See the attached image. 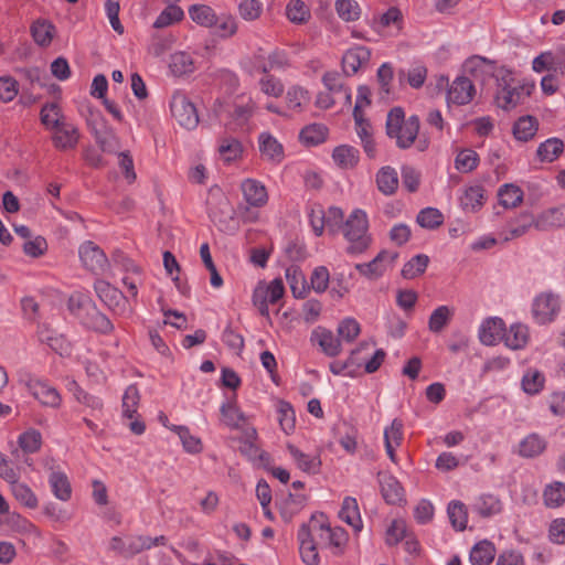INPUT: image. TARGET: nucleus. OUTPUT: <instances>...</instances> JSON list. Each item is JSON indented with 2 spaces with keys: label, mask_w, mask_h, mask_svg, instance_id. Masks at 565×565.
<instances>
[{
  "label": "nucleus",
  "mask_w": 565,
  "mask_h": 565,
  "mask_svg": "<svg viewBox=\"0 0 565 565\" xmlns=\"http://www.w3.org/2000/svg\"><path fill=\"white\" fill-rule=\"evenodd\" d=\"M467 74L476 79L486 81L494 76L497 79L495 103L504 110H511L522 104L531 94L532 86L516 81L513 72L504 66L497 68L494 62L472 56L463 64Z\"/></svg>",
  "instance_id": "f257e3e1"
},
{
  "label": "nucleus",
  "mask_w": 565,
  "mask_h": 565,
  "mask_svg": "<svg viewBox=\"0 0 565 565\" xmlns=\"http://www.w3.org/2000/svg\"><path fill=\"white\" fill-rule=\"evenodd\" d=\"M72 316L85 329L100 334H110L114 324L96 306L88 292L74 291L67 301Z\"/></svg>",
  "instance_id": "f03ea898"
},
{
  "label": "nucleus",
  "mask_w": 565,
  "mask_h": 565,
  "mask_svg": "<svg viewBox=\"0 0 565 565\" xmlns=\"http://www.w3.org/2000/svg\"><path fill=\"white\" fill-rule=\"evenodd\" d=\"M420 121L417 115H412L407 119L401 107L392 108L386 118V134L391 139H395L399 149L411 148L419 132Z\"/></svg>",
  "instance_id": "7ed1b4c3"
},
{
  "label": "nucleus",
  "mask_w": 565,
  "mask_h": 565,
  "mask_svg": "<svg viewBox=\"0 0 565 565\" xmlns=\"http://www.w3.org/2000/svg\"><path fill=\"white\" fill-rule=\"evenodd\" d=\"M342 233L349 242L347 249L349 254L358 255L366 250L371 244L366 212L362 209H354L345 220Z\"/></svg>",
  "instance_id": "20e7f679"
},
{
  "label": "nucleus",
  "mask_w": 565,
  "mask_h": 565,
  "mask_svg": "<svg viewBox=\"0 0 565 565\" xmlns=\"http://www.w3.org/2000/svg\"><path fill=\"white\" fill-rule=\"evenodd\" d=\"M436 87L439 89H446V103L447 106H466L470 104L476 94L477 89L472 81L466 75L457 76L452 82L446 75H439L436 81Z\"/></svg>",
  "instance_id": "39448f33"
},
{
  "label": "nucleus",
  "mask_w": 565,
  "mask_h": 565,
  "mask_svg": "<svg viewBox=\"0 0 565 565\" xmlns=\"http://www.w3.org/2000/svg\"><path fill=\"white\" fill-rule=\"evenodd\" d=\"M170 111L178 124L188 129L193 130L199 125V115L196 107L182 90H175L170 100Z\"/></svg>",
  "instance_id": "423d86ee"
},
{
  "label": "nucleus",
  "mask_w": 565,
  "mask_h": 565,
  "mask_svg": "<svg viewBox=\"0 0 565 565\" xmlns=\"http://www.w3.org/2000/svg\"><path fill=\"white\" fill-rule=\"evenodd\" d=\"M285 287L281 278L266 282L259 281L253 292V303L263 317H269V303H276L282 298Z\"/></svg>",
  "instance_id": "0eeeda50"
},
{
  "label": "nucleus",
  "mask_w": 565,
  "mask_h": 565,
  "mask_svg": "<svg viewBox=\"0 0 565 565\" xmlns=\"http://www.w3.org/2000/svg\"><path fill=\"white\" fill-rule=\"evenodd\" d=\"M559 310L561 299L559 296L554 292H542L533 300L532 313L539 324L552 322L557 317Z\"/></svg>",
  "instance_id": "6e6552de"
},
{
  "label": "nucleus",
  "mask_w": 565,
  "mask_h": 565,
  "mask_svg": "<svg viewBox=\"0 0 565 565\" xmlns=\"http://www.w3.org/2000/svg\"><path fill=\"white\" fill-rule=\"evenodd\" d=\"M24 385L29 393L43 406L58 408L62 404V397L58 391L46 380L40 377H29Z\"/></svg>",
  "instance_id": "1a4fd4ad"
},
{
  "label": "nucleus",
  "mask_w": 565,
  "mask_h": 565,
  "mask_svg": "<svg viewBox=\"0 0 565 565\" xmlns=\"http://www.w3.org/2000/svg\"><path fill=\"white\" fill-rule=\"evenodd\" d=\"M221 414L224 423L232 428H244L245 444L249 447H254V440L257 438V431L254 427L247 426L245 414L232 402L223 403Z\"/></svg>",
  "instance_id": "9d476101"
},
{
  "label": "nucleus",
  "mask_w": 565,
  "mask_h": 565,
  "mask_svg": "<svg viewBox=\"0 0 565 565\" xmlns=\"http://www.w3.org/2000/svg\"><path fill=\"white\" fill-rule=\"evenodd\" d=\"M78 255L83 267L93 274H104L109 266L105 253L90 241H86L79 246Z\"/></svg>",
  "instance_id": "9b49d317"
},
{
  "label": "nucleus",
  "mask_w": 565,
  "mask_h": 565,
  "mask_svg": "<svg viewBox=\"0 0 565 565\" xmlns=\"http://www.w3.org/2000/svg\"><path fill=\"white\" fill-rule=\"evenodd\" d=\"M239 189L246 203V212L249 209H262L267 204L268 192L265 184L259 180L247 178L242 181Z\"/></svg>",
  "instance_id": "f8f14e48"
},
{
  "label": "nucleus",
  "mask_w": 565,
  "mask_h": 565,
  "mask_svg": "<svg viewBox=\"0 0 565 565\" xmlns=\"http://www.w3.org/2000/svg\"><path fill=\"white\" fill-rule=\"evenodd\" d=\"M244 146L242 141L233 136L224 135L216 140V156L224 164H231L242 159Z\"/></svg>",
  "instance_id": "ddd939ff"
},
{
  "label": "nucleus",
  "mask_w": 565,
  "mask_h": 565,
  "mask_svg": "<svg viewBox=\"0 0 565 565\" xmlns=\"http://www.w3.org/2000/svg\"><path fill=\"white\" fill-rule=\"evenodd\" d=\"M533 226L537 231H550L565 226V203L548 207L533 217Z\"/></svg>",
  "instance_id": "4468645a"
},
{
  "label": "nucleus",
  "mask_w": 565,
  "mask_h": 565,
  "mask_svg": "<svg viewBox=\"0 0 565 565\" xmlns=\"http://www.w3.org/2000/svg\"><path fill=\"white\" fill-rule=\"evenodd\" d=\"M299 552L301 559L307 565L319 563L318 543L308 524H302L298 530Z\"/></svg>",
  "instance_id": "2eb2a0df"
},
{
  "label": "nucleus",
  "mask_w": 565,
  "mask_h": 565,
  "mask_svg": "<svg viewBox=\"0 0 565 565\" xmlns=\"http://www.w3.org/2000/svg\"><path fill=\"white\" fill-rule=\"evenodd\" d=\"M383 499L388 504H401L405 501V491L396 477L388 472H380L377 476Z\"/></svg>",
  "instance_id": "dca6fc26"
},
{
  "label": "nucleus",
  "mask_w": 565,
  "mask_h": 565,
  "mask_svg": "<svg viewBox=\"0 0 565 565\" xmlns=\"http://www.w3.org/2000/svg\"><path fill=\"white\" fill-rule=\"evenodd\" d=\"M505 323L499 317H489L479 326L478 338L483 345H495L503 339Z\"/></svg>",
  "instance_id": "f3484780"
},
{
  "label": "nucleus",
  "mask_w": 565,
  "mask_h": 565,
  "mask_svg": "<svg viewBox=\"0 0 565 565\" xmlns=\"http://www.w3.org/2000/svg\"><path fill=\"white\" fill-rule=\"evenodd\" d=\"M371 58V51L363 45L349 49L342 56V67L348 75L355 74Z\"/></svg>",
  "instance_id": "a211bd4d"
},
{
  "label": "nucleus",
  "mask_w": 565,
  "mask_h": 565,
  "mask_svg": "<svg viewBox=\"0 0 565 565\" xmlns=\"http://www.w3.org/2000/svg\"><path fill=\"white\" fill-rule=\"evenodd\" d=\"M287 450L292 458L296 466L308 475H317L321 468V459L320 456L316 452H303L298 447L289 444L287 445Z\"/></svg>",
  "instance_id": "6ab92c4d"
},
{
  "label": "nucleus",
  "mask_w": 565,
  "mask_h": 565,
  "mask_svg": "<svg viewBox=\"0 0 565 565\" xmlns=\"http://www.w3.org/2000/svg\"><path fill=\"white\" fill-rule=\"evenodd\" d=\"M396 257V254L383 250L371 262L356 264L355 269L365 277L376 278L386 270L387 266L394 263Z\"/></svg>",
  "instance_id": "aec40b11"
},
{
  "label": "nucleus",
  "mask_w": 565,
  "mask_h": 565,
  "mask_svg": "<svg viewBox=\"0 0 565 565\" xmlns=\"http://www.w3.org/2000/svg\"><path fill=\"white\" fill-rule=\"evenodd\" d=\"M311 341L318 344L328 356L333 358L341 352V340L331 330L323 327H318L312 331Z\"/></svg>",
  "instance_id": "412c9836"
},
{
  "label": "nucleus",
  "mask_w": 565,
  "mask_h": 565,
  "mask_svg": "<svg viewBox=\"0 0 565 565\" xmlns=\"http://www.w3.org/2000/svg\"><path fill=\"white\" fill-rule=\"evenodd\" d=\"M260 156L264 160L279 164L284 159L282 145L269 132H262L258 137Z\"/></svg>",
  "instance_id": "4be33fe9"
},
{
  "label": "nucleus",
  "mask_w": 565,
  "mask_h": 565,
  "mask_svg": "<svg viewBox=\"0 0 565 565\" xmlns=\"http://www.w3.org/2000/svg\"><path fill=\"white\" fill-rule=\"evenodd\" d=\"M53 131L52 141L56 149L68 150L76 147L79 138L78 130L70 120L54 128Z\"/></svg>",
  "instance_id": "5701e85b"
},
{
  "label": "nucleus",
  "mask_w": 565,
  "mask_h": 565,
  "mask_svg": "<svg viewBox=\"0 0 565 565\" xmlns=\"http://www.w3.org/2000/svg\"><path fill=\"white\" fill-rule=\"evenodd\" d=\"M502 341L511 350H523L530 341L529 327L521 322L510 324L509 328H504Z\"/></svg>",
  "instance_id": "b1692460"
},
{
  "label": "nucleus",
  "mask_w": 565,
  "mask_h": 565,
  "mask_svg": "<svg viewBox=\"0 0 565 565\" xmlns=\"http://www.w3.org/2000/svg\"><path fill=\"white\" fill-rule=\"evenodd\" d=\"M502 508L499 497L491 493H482L471 503V511L481 518H492L499 514Z\"/></svg>",
  "instance_id": "393cba45"
},
{
  "label": "nucleus",
  "mask_w": 565,
  "mask_h": 565,
  "mask_svg": "<svg viewBox=\"0 0 565 565\" xmlns=\"http://www.w3.org/2000/svg\"><path fill=\"white\" fill-rule=\"evenodd\" d=\"M484 189L480 184H472L462 190L459 195V205L465 212H477L479 211L486 200Z\"/></svg>",
  "instance_id": "a878e982"
},
{
  "label": "nucleus",
  "mask_w": 565,
  "mask_h": 565,
  "mask_svg": "<svg viewBox=\"0 0 565 565\" xmlns=\"http://www.w3.org/2000/svg\"><path fill=\"white\" fill-rule=\"evenodd\" d=\"M377 190L385 196L394 195L398 189L399 179L395 168L384 166L375 173Z\"/></svg>",
  "instance_id": "bb28decb"
},
{
  "label": "nucleus",
  "mask_w": 565,
  "mask_h": 565,
  "mask_svg": "<svg viewBox=\"0 0 565 565\" xmlns=\"http://www.w3.org/2000/svg\"><path fill=\"white\" fill-rule=\"evenodd\" d=\"M30 32L36 45L47 47L56 34V28L46 19H36L31 24Z\"/></svg>",
  "instance_id": "cd10ccee"
},
{
  "label": "nucleus",
  "mask_w": 565,
  "mask_h": 565,
  "mask_svg": "<svg viewBox=\"0 0 565 565\" xmlns=\"http://www.w3.org/2000/svg\"><path fill=\"white\" fill-rule=\"evenodd\" d=\"M94 289L98 298L111 310H116L121 300L125 299L124 294L119 289L102 279L95 281Z\"/></svg>",
  "instance_id": "c85d7f7f"
},
{
  "label": "nucleus",
  "mask_w": 565,
  "mask_h": 565,
  "mask_svg": "<svg viewBox=\"0 0 565 565\" xmlns=\"http://www.w3.org/2000/svg\"><path fill=\"white\" fill-rule=\"evenodd\" d=\"M340 519L350 525L354 532H360L363 529V521L360 514L359 504L355 498L345 497L339 512Z\"/></svg>",
  "instance_id": "c756f323"
},
{
  "label": "nucleus",
  "mask_w": 565,
  "mask_h": 565,
  "mask_svg": "<svg viewBox=\"0 0 565 565\" xmlns=\"http://www.w3.org/2000/svg\"><path fill=\"white\" fill-rule=\"evenodd\" d=\"M403 440V423L395 418L392 424L384 429V444L388 458L396 462L395 450Z\"/></svg>",
  "instance_id": "7c9ffc66"
},
{
  "label": "nucleus",
  "mask_w": 565,
  "mask_h": 565,
  "mask_svg": "<svg viewBox=\"0 0 565 565\" xmlns=\"http://www.w3.org/2000/svg\"><path fill=\"white\" fill-rule=\"evenodd\" d=\"M495 546L488 540L477 542L469 554V561L472 565H490L495 557Z\"/></svg>",
  "instance_id": "2f4dec72"
},
{
  "label": "nucleus",
  "mask_w": 565,
  "mask_h": 565,
  "mask_svg": "<svg viewBox=\"0 0 565 565\" xmlns=\"http://www.w3.org/2000/svg\"><path fill=\"white\" fill-rule=\"evenodd\" d=\"M8 483L10 484L12 495L20 504L28 509L38 508V497L26 483L20 481V478H15Z\"/></svg>",
  "instance_id": "473e14b6"
},
{
  "label": "nucleus",
  "mask_w": 565,
  "mask_h": 565,
  "mask_svg": "<svg viewBox=\"0 0 565 565\" xmlns=\"http://www.w3.org/2000/svg\"><path fill=\"white\" fill-rule=\"evenodd\" d=\"M322 83L332 95L342 98L344 104H351V90L343 85L339 73L327 72L322 77Z\"/></svg>",
  "instance_id": "72a5a7b5"
},
{
  "label": "nucleus",
  "mask_w": 565,
  "mask_h": 565,
  "mask_svg": "<svg viewBox=\"0 0 565 565\" xmlns=\"http://www.w3.org/2000/svg\"><path fill=\"white\" fill-rule=\"evenodd\" d=\"M191 20L200 26L212 29L217 21V14L207 4H192L189 10Z\"/></svg>",
  "instance_id": "f704fd0d"
},
{
  "label": "nucleus",
  "mask_w": 565,
  "mask_h": 565,
  "mask_svg": "<svg viewBox=\"0 0 565 565\" xmlns=\"http://www.w3.org/2000/svg\"><path fill=\"white\" fill-rule=\"evenodd\" d=\"M38 337L41 342L46 343L58 354H63L67 351L68 344L65 338L50 329L46 324L39 326Z\"/></svg>",
  "instance_id": "c9c22d12"
},
{
  "label": "nucleus",
  "mask_w": 565,
  "mask_h": 565,
  "mask_svg": "<svg viewBox=\"0 0 565 565\" xmlns=\"http://www.w3.org/2000/svg\"><path fill=\"white\" fill-rule=\"evenodd\" d=\"M543 502L546 508L556 509L565 503V483L554 481L545 486Z\"/></svg>",
  "instance_id": "e433bc0d"
},
{
  "label": "nucleus",
  "mask_w": 565,
  "mask_h": 565,
  "mask_svg": "<svg viewBox=\"0 0 565 565\" xmlns=\"http://www.w3.org/2000/svg\"><path fill=\"white\" fill-rule=\"evenodd\" d=\"M359 150L352 146L341 145L334 148L332 159L342 169H352L359 162Z\"/></svg>",
  "instance_id": "4c0bfd02"
},
{
  "label": "nucleus",
  "mask_w": 565,
  "mask_h": 565,
  "mask_svg": "<svg viewBox=\"0 0 565 565\" xmlns=\"http://www.w3.org/2000/svg\"><path fill=\"white\" fill-rule=\"evenodd\" d=\"M286 280L295 298H303L307 292L306 278L297 265H290L285 270Z\"/></svg>",
  "instance_id": "58836bf2"
},
{
  "label": "nucleus",
  "mask_w": 565,
  "mask_h": 565,
  "mask_svg": "<svg viewBox=\"0 0 565 565\" xmlns=\"http://www.w3.org/2000/svg\"><path fill=\"white\" fill-rule=\"evenodd\" d=\"M539 129V122L533 116L520 117L513 125V135L520 141L531 140Z\"/></svg>",
  "instance_id": "ea45409f"
},
{
  "label": "nucleus",
  "mask_w": 565,
  "mask_h": 565,
  "mask_svg": "<svg viewBox=\"0 0 565 565\" xmlns=\"http://www.w3.org/2000/svg\"><path fill=\"white\" fill-rule=\"evenodd\" d=\"M546 448V441L537 434H530L519 444V455L524 458H533L541 455Z\"/></svg>",
  "instance_id": "a19ab883"
},
{
  "label": "nucleus",
  "mask_w": 565,
  "mask_h": 565,
  "mask_svg": "<svg viewBox=\"0 0 565 565\" xmlns=\"http://www.w3.org/2000/svg\"><path fill=\"white\" fill-rule=\"evenodd\" d=\"M41 122L50 130L61 126L66 122L67 119L62 113L61 107L56 103L45 104L41 108Z\"/></svg>",
  "instance_id": "79ce46f5"
},
{
  "label": "nucleus",
  "mask_w": 565,
  "mask_h": 565,
  "mask_svg": "<svg viewBox=\"0 0 565 565\" xmlns=\"http://www.w3.org/2000/svg\"><path fill=\"white\" fill-rule=\"evenodd\" d=\"M49 483L55 498L61 501H67L71 499L72 489L65 473L61 471H52L49 477Z\"/></svg>",
  "instance_id": "37998d69"
},
{
  "label": "nucleus",
  "mask_w": 565,
  "mask_h": 565,
  "mask_svg": "<svg viewBox=\"0 0 565 565\" xmlns=\"http://www.w3.org/2000/svg\"><path fill=\"white\" fill-rule=\"evenodd\" d=\"M447 514L451 526L456 531H463L468 523V512L466 505L458 500H452L448 503Z\"/></svg>",
  "instance_id": "c03bdc74"
},
{
  "label": "nucleus",
  "mask_w": 565,
  "mask_h": 565,
  "mask_svg": "<svg viewBox=\"0 0 565 565\" xmlns=\"http://www.w3.org/2000/svg\"><path fill=\"white\" fill-rule=\"evenodd\" d=\"M174 431L183 446V449L189 454H199L202 451V441L198 436L190 433L186 426L172 425L169 427Z\"/></svg>",
  "instance_id": "a18cd8bd"
},
{
  "label": "nucleus",
  "mask_w": 565,
  "mask_h": 565,
  "mask_svg": "<svg viewBox=\"0 0 565 565\" xmlns=\"http://www.w3.org/2000/svg\"><path fill=\"white\" fill-rule=\"evenodd\" d=\"M169 68L175 76H182L192 73L194 70L193 60L186 52H175L170 56Z\"/></svg>",
  "instance_id": "49530a36"
},
{
  "label": "nucleus",
  "mask_w": 565,
  "mask_h": 565,
  "mask_svg": "<svg viewBox=\"0 0 565 565\" xmlns=\"http://www.w3.org/2000/svg\"><path fill=\"white\" fill-rule=\"evenodd\" d=\"M214 34L220 39H230L237 32L236 19L230 13L217 14V21L213 24Z\"/></svg>",
  "instance_id": "de8ad7c7"
},
{
  "label": "nucleus",
  "mask_w": 565,
  "mask_h": 565,
  "mask_svg": "<svg viewBox=\"0 0 565 565\" xmlns=\"http://www.w3.org/2000/svg\"><path fill=\"white\" fill-rule=\"evenodd\" d=\"M564 145L561 139L550 138L540 143L536 154L541 161L553 162L563 152Z\"/></svg>",
  "instance_id": "09e8293b"
},
{
  "label": "nucleus",
  "mask_w": 565,
  "mask_h": 565,
  "mask_svg": "<svg viewBox=\"0 0 565 565\" xmlns=\"http://www.w3.org/2000/svg\"><path fill=\"white\" fill-rule=\"evenodd\" d=\"M286 17L295 24L306 23L310 17V9L302 0H290L286 6Z\"/></svg>",
  "instance_id": "8fccbe9b"
},
{
  "label": "nucleus",
  "mask_w": 565,
  "mask_h": 565,
  "mask_svg": "<svg viewBox=\"0 0 565 565\" xmlns=\"http://www.w3.org/2000/svg\"><path fill=\"white\" fill-rule=\"evenodd\" d=\"M429 264V257L418 254L412 257L402 268V276L405 279H414L425 273Z\"/></svg>",
  "instance_id": "3c124183"
},
{
  "label": "nucleus",
  "mask_w": 565,
  "mask_h": 565,
  "mask_svg": "<svg viewBox=\"0 0 565 565\" xmlns=\"http://www.w3.org/2000/svg\"><path fill=\"white\" fill-rule=\"evenodd\" d=\"M140 402L139 390L135 384L129 385L122 396V415L128 419L137 416V411Z\"/></svg>",
  "instance_id": "603ef678"
},
{
  "label": "nucleus",
  "mask_w": 565,
  "mask_h": 565,
  "mask_svg": "<svg viewBox=\"0 0 565 565\" xmlns=\"http://www.w3.org/2000/svg\"><path fill=\"white\" fill-rule=\"evenodd\" d=\"M500 204L504 207H515L523 200V191L514 184H503L498 192Z\"/></svg>",
  "instance_id": "864d4df0"
},
{
  "label": "nucleus",
  "mask_w": 565,
  "mask_h": 565,
  "mask_svg": "<svg viewBox=\"0 0 565 565\" xmlns=\"http://www.w3.org/2000/svg\"><path fill=\"white\" fill-rule=\"evenodd\" d=\"M544 374L536 369H529L522 377V388L526 394L535 395L544 386Z\"/></svg>",
  "instance_id": "5fc2aeb1"
},
{
  "label": "nucleus",
  "mask_w": 565,
  "mask_h": 565,
  "mask_svg": "<svg viewBox=\"0 0 565 565\" xmlns=\"http://www.w3.org/2000/svg\"><path fill=\"white\" fill-rule=\"evenodd\" d=\"M328 135V129L321 124H311L300 131V139L309 146L322 143Z\"/></svg>",
  "instance_id": "6e6d98bb"
},
{
  "label": "nucleus",
  "mask_w": 565,
  "mask_h": 565,
  "mask_svg": "<svg viewBox=\"0 0 565 565\" xmlns=\"http://www.w3.org/2000/svg\"><path fill=\"white\" fill-rule=\"evenodd\" d=\"M454 310L448 306L437 307L430 315L428 320V329L434 332H440L450 321Z\"/></svg>",
  "instance_id": "4d7b16f0"
},
{
  "label": "nucleus",
  "mask_w": 565,
  "mask_h": 565,
  "mask_svg": "<svg viewBox=\"0 0 565 565\" xmlns=\"http://www.w3.org/2000/svg\"><path fill=\"white\" fill-rule=\"evenodd\" d=\"M184 18L183 10L177 4H169L153 22V28L163 29Z\"/></svg>",
  "instance_id": "13d9d810"
},
{
  "label": "nucleus",
  "mask_w": 565,
  "mask_h": 565,
  "mask_svg": "<svg viewBox=\"0 0 565 565\" xmlns=\"http://www.w3.org/2000/svg\"><path fill=\"white\" fill-rule=\"evenodd\" d=\"M18 444L23 452L34 454L41 448L42 435L36 429H28L19 436Z\"/></svg>",
  "instance_id": "bf43d9fd"
},
{
  "label": "nucleus",
  "mask_w": 565,
  "mask_h": 565,
  "mask_svg": "<svg viewBox=\"0 0 565 565\" xmlns=\"http://www.w3.org/2000/svg\"><path fill=\"white\" fill-rule=\"evenodd\" d=\"M416 221L423 228L434 230L444 222L443 213L435 207H425L417 214Z\"/></svg>",
  "instance_id": "052dcab7"
},
{
  "label": "nucleus",
  "mask_w": 565,
  "mask_h": 565,
  "mask_svg": "<svg viewBox=\"0 0 565 565\" xmlns=\"http://www.w3.org/2000/svg\"><path fill=\"white\" fill-rule=\"evenodd\" d=\"M310 96L307 89L295 85L288 88L286 93L287 107L291 110L300 111L302 106L308 104Z\"/></svg>",
  "instance_id": "680f3d73"
},
{
  "label": "nucleus",
  "mask_w": 565,
  "mask_h": 565,
  "mask_svg": "<svg viewBox=\"0 0 565 565\" xmlns=\"http://www.w3.org/2000/svg\"><path fill=\"white\" fill-rule=\"evenodd\" d=\"M427 77V68L422 64L414 65L407 73L404 70L398 72V79L402 82L406 78L412 88H420Z\"/></svg>",
  "instance_id": "e2e57ef3"
},
{
  "label": "nucleus",
  "mask_w": 565,
  "mask_h": 565,
  "mask_svg": "<svg viewBox=\"0 0 565 565\" xmlns=\"http://www.w3.org/2000/svg\"><path fill=\"white\" fill-rule=\"evenodd\" d=\"M376 78L380 85V90L383 97H390L393 93L392 82L394 78V68L393 65L388 62H385L380 65L376 72Z\"/></svg>",
  "instance_id": "0e129e2a"
},
{
  "label": "nucleus",
  "mask_w": 565,
  "mask_h": 565,
  "mask_svg": "<svg viewBox=\"0 0 565 565\" xmlns=\"http://www.w3.org/2000/svg\"><path fill=\"white\" fill-rule=\"evenodd\" d=\"M309 224L316 236H321L326 227V211L320 204H312L307 209Z\"/></svg>",
  "instance_id": "69168bd1"
},
{
  "label": "nucleus",
  "mask_w": 565,
  "mask_h": 565,
  "mask_svg": "<svg viewBox=\"0 0 565 565\" xmlns=\"http://www.w3.org/2000/svg\"><path fill=\"white\" fill-rule=\"evenodd\" d=\"M335 10L338 15L347 21H356L361 15V9L355 0H337Z\"/></svg>",
  "instance_id": "338daca9"
},
{
  "label": "nucleus",
  "mask_w": 565,
  "mask_h": 565,
  "mask_svg": "<svg viewBox=\"0 0 565 565\" xmlns=\"http://www.w3.org/2000/svg\"><path fill=\"white\" fill-rule=\"evenodd\" d=\"M547 539L552 544L565 545V518H556L550 522Z\"/></svg>",
  "instance_id": "774afa93"
}]
</instances>
